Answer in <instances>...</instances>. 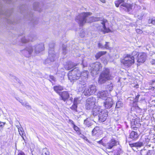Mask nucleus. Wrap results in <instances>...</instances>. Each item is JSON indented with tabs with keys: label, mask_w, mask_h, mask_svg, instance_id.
Segmentation results:
<instances>
[{
	"label": "nucleus",
	"mask_w": 155,
	"mask_h": 155,
	"mask_svg": "<svg viewBox=\"0 0 155 155\" xmlns=\"http://www.w3.org/2000/svg\"><path fill=\"white\" fill-rule=\"evenodd\" d=\"M136 56H135V58H137V61L139 63H143L145 61L147 55L145 53L137 52Z\"/></svg>",
	"instance_id": "f8f14e48"
},
{
	"label": "nucleus",
	"mask_w": 155,
	"mask_h": 155,
	"mask_svg": "<svg viewBox=\"0 0 155 155\" xmlns=\"http://www.w3.org/2000/svg\"><path fill=\"white\" fill-rule=\"evenodd\" d=\"M73 127L74 130L77 132L78 134H81V132L80 131V129L78 127L75 125H74V126H73Z\"/></svg>",
	"instance_id": "2f4dec72"
},
{
	"label": "nucleus",
	"mask_w": 155,
	"mask_h": 155,
	"mask_svg": "<svg viewBox=\"0 0 155 155\" xmlns=\"http://www.w3.org/2000/svg\"><path fill=\"white\" fill-rule=\"evenodd\" d=\"M33 50V47L31 45H29L26 47L25 49L22 50L21 52L25 57H29L31 56Z\"/></svg>",
	"instance_id": "9d476101"
},
{
	"label": "nucleus",
	"mask_w": 155,
	"mask_h": 155,
	"mask_svg": "<svg viewBox=\"0 0 155 155\" xmlns=\"http://www.w3.org/2000/svg\"><path fill=\"white\" fill-rule=\"evenodd\" d=\"M70 100H71V101L72 102V99H70Z\"/></svg>",
	"instance_id": "69168bd1"
},
{
	"label": "nucleus",
	"mask_w": 155,
	"mask_h": 155,
	"mask_svg": "<svg viewBox=\"0 0 155 155\" xmlns=\"http://www.w3.org/2000/svg\"><path fill=\"white\" fill-rule=\"evenodd\" d=\"M18 155H25V154L24 152L21 151L18 153Z\"/></svg>",
	"instance_id": "09e8293b"
},
{
	"label": "nucleus",
	"mask_w": 155,
	"mask_h": 155,
	"mask_svg": "<svg viewBox=\"0 0 155 155\" xmlns=\"http://www.w3.org/2000/svg\"><path fill=\"white\" fill-rule=\"evenodd\" d=\"M7 22L10 24H14V23L13 22V21L12 20H10V19H9L8 20Z\"/></svg>",
	"instance_id": "3c124183"
},
{
	"label": "nucleus",
	"mask_w": 155,
	"mask_h": 155,
	"mask_svg": "<svg viewBox=\"0 0 155 155\" xmlns=\"http://www.w3.org/2000/svg\"><path fill=\"white\" fill-rule=\"evenodd\" d=\"M92 108V114L94 116L99 115L101 111H102L99 107L95 105Z\"/></svg>",
	"instance_id": "6ab92c4d"
},
{
	"label": "nucleus",
	"mask_w": 155,
	"mask_h": 155,
	"mask_svg": "<svg viewBox=\"0 0 155 155\" xmlns=\"http://www.w3.org/2000/svg\"><path fill=\"white\" fill-rule=\"evenodd\" d=\"M92 14L90 12H83L77 16L75 18V21L80 26H83L85 23L97 21H101L104 31L105 33L110 32V30L105 27V24L107 22V20L104 19L99 17H89V16Z\"/></svg>",
	"instance_id": "f257e3e1"
},
{
	"label": "nucleus",
	"mask_w": 155,
	"mask_h": 155,
	"mask_svg": "<svg viewBox=\"0 0 155 155\" xmlns=\"http://www.w3.org/2000/svg\"><path fill=\"white\" fill-rule=\"evenodd\" d=\"M88 73V72L87 71H85L80 73L78 68H75L69 71L68 74V76L69 79L71 82L72 81L78 79L80 77L81 78L80 79L81 80L86 81Z\"/></svg>",
	"instance_id": "f03ea898"
},
{
	"label": "nucleus",
	"mask_w": 155,
	"mask_h": 155,
	"mask_svg": "<svg viewBox=\"0 0 155 155\" xmlns=\"http://www.w3.org/2000/svg\"><path fill=\"white\" fill-rule=\"evenodd\" d=\"M20 103H21V104L22 105H23V106H25L27 104H28V103H27L23 102H22H22L20 101Z\"/></svg>",
	"instance_id": "603ef678"
},
{
	"label": "nucleus",
	"mask_w": 155,
	"mask_h": 155,
	"mask_svg": "<svg viewBox=\"0 0 155 155\" xmlns=\"http://www.w3.org/2000/svg\"><path fill=\"white\" fill-rule=\"evenodd\" d=\"M103 63L105 65L106 64H107V62L106 60H104L103 62Z\"/></svg>",
	"instance_id": "4d7b16f0"
},
{
	"label": "nucleus",
	"mask_w": 155,
	"mask_h": 155,
	"mask_svg": "<svg viewBox=\"0 0 155 155\" xmlns=\"http://www.w3.org/2000/svg\"><path fill=\"white\" fill-rule=\"evenodd\" d=\"M63 87L60 85L54 86V91L59 94V93L60 92L59 91L63 90Z\"/></svg>",
	"instance_id": "a878e982"
},
{
	"label": "nucleus",
	"mask_w": 155,
	"mask_h": 155,
	"mask_svg": "<svg viewBox=\"0 0 155 155\" xmlns=\"http://www.w3.org/2000/svg\"><path fill=\"white\" fill-rule=\"evenodd\" d=\"M81 134V135L80 136V137H81L84 140H86L87 141V142L88 141V140L87 139V138L86 137H85L84 135H83L82 134Z\"/></svg>",
	"instance_id": "79ce46f5"
},
{
	"label": "nucleus",
	"mask_w": 155,
	"mask_h": 155,
	"mask_svg": "<svg viewBox=\"0 0 155 155\" xmlns=\"http://www.w3.org/2000/svg\"><path fill=\"white\" fill-rule=\"evenodd\" d=\"M33 48H34L35 52L36 54H38L44 49V46L43 43H40L36 44Z\"/></svg>",
	"instance_id": "ddd939ff"
},
{
	"label": "nucleus",
	"mask_w": 155,
	"mask_h": 155,
	"mask_svg": "<svg viewBox=\"0 0 155 155\" xmlns=\"http://www.w3.org/2000/svg\"><path fill=\"white\" fill-rule=\"evenodd\" d=\"M131 147H140L143 146V143L142 142H138L130 144Z\"/></svg>",
	"instance_id": "393cba45"
},
{
	"label": "nucleus",
	"mask_w": 155,
	"mask_h": 155,
	"mask_svg": "<svg viewBox=\"0 0 155 155\" xmlns=\"http://www.w3.org/2000/svg\"><path fill=\"white\" fill-rule=\"evenodd\" d=\"M69 123L73 125V126H74V125H75L74 122L73 121L71 120H69Z\"/></svg>",
	"instance_id": "de8ad7c7"
},
{
	"label": "nucleus",
	"mask_w": 155,
	"mask_h": 155,
	"mask_svg": "<svg viewBox=\"0 0 155 155\" xmlns=\"http://www.w3.org/2000/svg\"><path fill=\"white\" fill-rule=\"evenodd\" d=\"M136 31L137 33H138L141 34L142 33V31L139 29H136Z\"/></svg>",
	"instance_id": "c03bdc74"
},
{
	"label": "nucleus",
	"mask_w": 155,
	"mask_h": 155,
	"mask_svg": "<svg viewBox=\"0 0 155 155\" xmlns=\"http://www.w3.org/2000/svg\"><path fill=\"white\" fill-rule=\"evenodd\" d=\"M50 78V81L52 83V81H55V78L52 75H50L49 76Z\"/></svg>",
	"instance_id": "e433bc0d"
},
{
	"label": "nucleus",
	"mask_w": 155,
	"mask_h": 155,
	"mask_svg": "<svg viewBox=\"0 0 155 155\" xmlns=\"http://www.w3.org/2000/svg\"><path fill=\"white\" fill-rule=\"evenodd\" d=\"M101 68V65L99 62H96L91 64L90 65V69L92 75L94 76L97 74Z\"/></svg>",
	"instance_id": "423d86ee"
},
{
	"label": "nucleus",
	"mask_w": 155,
	"mask_h": 155,
	"mask_svg": "<svg viewBox=\"0 0 155 155\" xmlns=\"http://www.w3.org/2000/svg\"><path fill=\"white\" fill-rule=\"evenodd\" d=\"M108 92L106 91H99L97 93V97L103 100L106 99L108 95Z\"/></svg>",
	"instance_id": "f3484780"
},
{
	"label": "nucleus",
	"mask_w": 155,
	"mask_h": 155,
	"mask_svg": "<svg viewBox=\"0 0 155 155\" xmlns=\"http://www.w3.org/2000/svg\"><path fill=\"white\" fill-rule=\"evenodd\" d=\"M113 104L112 99L108 97L106 99L104 103V105L106 109H109L112 107Z\"/></svg>",
	"instance_id": "dca6fc26"
},
{
	"label": "nucleus",
	"mask_w": 155,
	"mask_h": 155,
	"mask_svg": "<svg viewBox=\"0 0 155 155\" xmlns=\"http://www.w3.org/2000/svg\"><path fill=\"white\" fill-rule=\"evenodd\" d=\"M85 81L81 80L79 79L77 82V90L78 91L82 92L85 90L86 85Z\"/></svg>",
	"instance_id": "1a4fd4ad"
},
{
	"label": "nucleus",
	"mask_w": 155,
	"mask_h": 155,
	"mask_svg": "<svg viewBox=\"0 0 155 155\" xmlns=\"http://www.w3.org/2000/svg\"><path fill=\"white\" fill-rule=\"evenodd\" d=\"M155 84V79L152 80L149 82L150 85H154Z\"/></svg>",
	"instance_id": "a19ab883"
},
{
	"label": "nucleus",
	"mask_w": 155,
	"mask_h": 155,
	"mask_svg": "<svg viewBox=\"0 0 155 155\" xmlns=\"http://www.w3.org/2000/svg\"><path fill=\"white\" fill-rule=\"evenodd\" d=\"M122 105V104L121 102L118 101L116 103V107L117 108H119L121 107Z\"/></svg>",
	"instance_id": "f704fd0d"
},
{
	"label": "nucleus",
	"mask_w": 155,
	"mask_h": 155,
	"mask_svg": "<svg viewBox=\"0 0 155 155\" xmlns=\"http://www.w3.org/2000/svg\"><path fill=\"white\" fill-rule=\"evenodd\" d=\"M61 100L65 101L69 97V94L67 91H64L59 93Z\"/></svg>",
	"instance_id": "a211bd4d"
},
{
	"label": "nucleus",
	"mask_w": 155,
	"mask_h": 155,
	"mask_svg": "<svg viewBox=\"0 0 155 155\" xmlns=\"http://www.w3.org/2000/svg\"><path fill=\"white\" fill-rule=\"evenodd\" d=\"M111 79L110 70L105 68L100 74L98 78V82L100 84L105 83L107 80Z\"/></svg>",
	"instance_id": "20e7f679"
},
{
	"label": "nucleus",
	"mask_w": 155,
	"mask_h": 155,
	"mask_svg": "<svg viewBox=\"0 0 155 155\" xmlns=\"http://www.w3.org/2000/svg\"><path fill=\"white\" fill-rule=\"evenodd\" d=\"M4 125V124L3 122H0V128L1 127H2Z\"/></svg>",
	"instance_id": "5fc2aeb1"
},
{
	"label": "nucleus",
	"mask_w": 155,
	"mask_h": 155,
	"mask_svg": "<svg viewBox=\"0 0 155 155\" xmlns=\"http://www.w3.org/2000/svg\"><path fill=\"white\" fill-rule=\"evenodd\" d=\"M25 107L28 109H31V107L29 105H28L27 104L25 106Z\"/></svg>",
	"instance_id": "8fccbe9b"
},
{
	"label": "nucleus",
	"mask_w": 155,
	"mask_h": 155,
	"mask_svg": "<svg viewBox=\"0 0 155 155\" xmlns=\"http://www.w3.org/2000/svg\"><path fill=\"white\" fill-rule=\"evenodd\" d=\"M137 52L134 51L133 52L131 55L127 54L123 59L121 61V63L125 66H130L133 64L134 62L135 56H137Z\"/></svg>",
	"instance_id": "7ed1b4c3"
},
{
	"label": "nucleus",
	"mask_w": 155,
	"mask_h": 155,
	"mask_svg": "<svg viewBox=\"0 0 155 155\" xmlns=\"http://www.w3.org/2000/svg\"><path fill=\"white\" fill-rule=\"evenodd\" d=\"M151 151L150 150H142L141 154L142 155H151Z\"/></svg>",
	"instance_id": "cd10ccee"
},
{
	"label": "nucleus",
	"mask_w": 155,
	"mask_h": 155,
	"mask_svg": "<svg viewBox=\"0 0 155 155\" xmlns=\"http://www.w3.org/2000/svg\"><path fill=\"white\" fill-rule=\"evenodd\" d=\"M134 123V124L135 125V127H136V128H138L139 127H140L141 125L139 123H137V121H135L134 122H132V124H133V123Z\"/></svg>",
	"instance_id": "72a5a7b5"
},
{
	"label": "nucleus",
	"mask_w": 155,
	"mask_h": 155,
	"mask_svg": "<svg viewBox=\"0 0 155 155\" xmlns=\"http://www.w3.org/2000/svg\"><path fill=\"white\" fill-rule=\"evenodd\" d=\"M108 112L106 110L101 111L99 115V119L101 122H104L107 119V117Z\"/></svg>",
	"instance_id": "4468645a"
},
{
	"label": "nucleus",
	"mask_w": 155,
	"mask_h": 155,
	"mask_svg": "<svg viewBox=\"0 0 155 155\" xmlns=\"http://www.w3.org/2000/svg\"><path fill=\"white\" fill-rule=\"evenodd\" d=\"M36 37L35 36H32L30 37L28 39L26 38L25 37L22 38L21 39V41L23 43H26L29 41H33L34 40L36 39Z\"/></svg>",
	"instance_id": "b1692460"
},
{
	"label": "nucleus",
	"mask_w": 155,
	"mask_h": 155,
	"mask_svg": "<svg viewBox=\"0 0 155 155\" xmlns=\"http://www.w3.org/2000/svg\"><path fill=\"white\" fill-rule=\"evenodd\" d=\"M107 52L106 51H101L98 52L95 55V57L97 59L100 58L101 56L105 54Z\"/></svg>",
	"instance_id": "bb28decb"
},
{
	"label": "nucleus",
	"mask_w": 155,
	"mask_h": 155,
	"mask_svg": "<svg viewBox=\"0 0 155 155\" xmlns=\"http://www.w3.org/2000/svg\"><path fill=\"white\" fill-rule=\"evenodd\" d=\"M100 131V129L98 127H95L93 130L92 131V134L93 135H94L97 134Z\"/></svg>",
	"instance_id": "c756f323"
},
{
	"label": "nucleus",
	"mask_w": 155,
	"mask_h": 155,
	"mask_svg": "<svg viewBox=\"0 0 155 155\" xmlns=\"http://www.w3.org/2000/svg\"><path fill=\"white\" fill-rule=\"evenodd\" d=\"M42 153V155H49V152L47 148H45L43 149Z\"/></svg>",
	"instance_id": "7c9ffc66"
},
{
	"label": "nucleus",
	"mask_w": 155,
	"mask_h": 155,
	"mask_svg": "<svg viewBox=\"0 0 155 155\" xmlns=\"http://www.w3.org/2000/svg\"><path fill=\"white\" fill-rule=\"evenodd\" d=\"M152 21H153V19H149L148 20V23L149 24H150V23H151L152 24Z\"/></svg>",
	"instance_id": "864d4df0"
},
{
	"label": "nucleus",
	"mask_w": 155,
	"mask_h": 155,
	"mask_svg": "<svg viewBox=\"0 0 155 155\" xmlns=\"http://www.w3.org/2000/svg\"><path fill=\"white\" fill-rule=\"evenodd\" d=\"M79 102L78 99V98H76L74 99L73 104L71 107V108L75 111H77V104Z\"/></svg>",
	"instance_id": "aec40b11"
},
{
	"label": "nucleus",
	"mask_w": 155,
	"mask_h": 155,
	"mask_svg": "<svg viewBox=\"0 0 155 155\" xmlns=\"http://www.w3.org/2000/svg\"><path fill=\"white\" fill-rule=\"evenodd\" d=\"M115 4L117 7H118L120 5L121 8L122 7H124L123 9L128 12L130 11L132 8V6L131 5L126 3L123 0L116 1L115 2Z\"/></svg>",
	"instance_id": "0eeeda50"
},
{
	"label": "nucleus",
	"mask_w": 155,
	"mask_h": 155,
	"mask_svg": "<svg viewBox=\"0 0 155 155\" xmlns=\"http://www.w3.org/2000/svg\"><path fill=\"white\" fill-rule=\"evenodd\" d=\"M97 91L96 86L95 85H91L85 89L83 92L85 96H90L93 94L95 92Z\"/></svg>",
	"instance_id": "6e6552de"
},
{
	"label": "nucleus",
	"mask_w": 155,
	"mask_h": 155,
	"mask_svg": "<svg viewBox=\"0 0 155 155\" xmlns=\"http://www.w3.org/2000/svg\"><path fill=\"white\" fill-rule=\"evenodd\" d=\"M54 44L53 43H51L49 45V48L48 51V58L44 62V63L46 64H48L51 62L54 61L55 60L58 58L55 54H54Z\"/></svg>",
	"instance_id": "39448f33"
},
{
	"label": "nucleus",
	"mask_w": 155,
	"mask_h": 155,
	"mask_svg": "<svg viewBox=\"0 0 155 155\" xmlns=\"http://www.w3.org/2000/svg\"><path fill=\"white\" fill-rule=\"evenodd\" d=\"M65 49H66L65 47H63V50L64 51L63 52H64L65 51Z\"/></svg>",
	"instance_id": "052dcab7"
},
{
	"label": "nucleus",
	"mask_w": 155,
	"mask_h": 155,
	"mask_svg": "<svg viewBox=\"0 0 155 155\" xmlns=\"http://www.w3.org/2000/svg\"><path fill=\"white\" fill-rule=\"evenodd\" d=\"M82 63L84 67H86L87 65V62H85L84 60H82Z\"/></svg>",
	"instance_id": "ea45409f"
},
{
	"label": "nucleus",
	"mask_w": 155,
	"mask_h": 155,
	"mask_svg": "<svg viewBox=\"0 0 155 155\" xmlns=\"http://www.w3.org/2000/svg\"><path fill=\"white\" fill-rule=\"evenodd\" d=\"M152 64H155V60L153 61L152 62Z\"/></svg>",
	"instance_id": "680f3d73"
},
{
	"label": "nucleus",
	"mask_w": 155,
	"mask_h": 155,
	"mask_svg": "<svg viewBox=\"0 0 155 155\" xmlns=\"http://www.w3.org/2000/svg\"><path fill=\"white\" fill-rule=\"evenodd\" d=\"M96 99L94 97H90L86 100V108L87 109L90 110L95 106Z\"/></svg>",
	"instance_id": "9b49d317"
},
{
	"label": "nucleus",
	"mask_w": 155,
	"mask_h": 155,
	"mask_svg": "<svg viewBox=\"0 0 155 155\" xmlns=\"http://www.w3.org/2000/svg\"><path fill=\"white\" fill-rule=\"evenodd\" d=\"M98 47L99 48H104V46L102 45L101 43H99L98 44Z\"/></svg>",
	"instance_id": "49530a36"
},
{
	"label": "nucleus",
	"mask_w": 155,
	"mask_h": 155,
	"mask_svg": "<svg viewBox=\"0 0 155 155\" xmlns=\"http://www.w3.org/2000/svg\"><path fill=\"white\" fill-rule=\"evenodd\" d=\"M106 44L104 46V48H105L106 49H108L109 48V46L107 44L108 43V42H106Z\"/></svg>",
	"instance_id": "37998d69"
},
{
	"label": "nucleus",
	"mask_w": 155,
	"mask_h": 155,
	"mask_svg": "<svg viewBox=\"0 0 155 155\" xmlns=\"http://www.w3.org/2000/svg\"><path fill=\"white\" fill-rule=\"evenodd\" d=\"M18 131L19 132V134L21 136L23 135V129L21 128H18Z\"/></svg>",
	"instance_id": "c9c22d12"
},
{
	"label": "nucleus",
	"mask_w": 155,
	"mask_h": 155,
	"mask_svg": "<svg viewBox=\"0 0 155 155\" xmlns=\"http://www.w3.org/2000/svg\"><path fill=\"white\" fill-rule=\"evenodd\" d=\"M100 1L103 3H104L105 2V0H100Z\"/></svg>",
	"instance_id": "13d9d810"
},
{
	"label": "nucleus",
	"mask_w": 155,
	"mask_h": 155,
	"mask_svg": "<svg viewBox=\"0 0 155 155\" xmlns=\"http://www.w3.org/2000/svg\"><path fill=\"white\" fill-rule=\"evenodd\" d=\"M33 7L35 10L38 11L39 12L40 11L38 2H35L33 4Z\"/></svg>",
	"instance_id": "c85d7f7f"
},
{
	"label": "nucleus",
	"mask_w": 155,
	"mask_h": 155,
	"mask_svg": "<svg viewBox=\"0 0 155 155\" xmlns=\"http://www.w3.org/2000/svg\"><path fill=\"white\" fill-rule=\"evenodd\" d=\"M6 1V2L8 4H10L11 2H10V1H9L8 0H5Z\"/></svg>",
	"instance_id": "bf43d9fd"
},
{
	"label": "nucleus",
	"mask_w": 155,
	"mask_h": 155,
	"mask_svg": "<svg viewBox=\"0 0 155 155\" xmlns=\"http://www.w3.org/2000/svg\"><path fill=\"white\" fill-rule=\"evenodd\" d=\"M154 87H152L151 88V89L152 90H154Z\"/></svg>",
	"instance_id": "0e129e2a"
},
{
	"label": "nucleus",
	"mask_w": 155,
	"mask_h": 155,
	"mask_svg": "<svg viewBox=\"0 0 155 155\" xmlns=\"http://www.w3.org/2000/svg\"><path fill=\"white\" fill-rule=\"evenodd\" d=\"M85 33L84 31L83 30L80 34V36L82 37H84L85 36Z\"/></svg>",
	"instance_id": "58836bf2"
},
{
	"label": "nucleus",
	"mask_w": 155,
	"mask_h": 155,
	"mask_svg": "<svg viewBox=\"0 0 155 155\" xmlns=\"http://www.w3.org/2000/svg\"><path fill=\"white\" fill-rule=\"evenodd\" d=\"M139 96L140 95H138L136 96L134 99V101L135 102H137L138 101Z\"/></svg>",
	"instance_id": "a18cd8bd"
},
{
	"label": "nucleus",
	"mask_w": 155,
	"mask_h": 155,
	"mask_svg": "<svg viewBox=\"0 0 155 155\" xmlns=\"http://www.w3.org/2000/svg\"><path fill=\"white\" fill-rule=\"evenodd\" d=\"M117 142L114 139H112L105 145V147L108 149H111L114 146L117 145Z\"/></svg>",
	"instance_id": "2eb2a0df"
},
{
	"label": "nucleus",
	"mask_w": 155,
	"mask_h": 155,
	"mask_svg": "<svg viewBox=\"0 0 155 155\" xmlns=\"http://www.w3.org/2000/svg\"><path fill=\"white\" fill-rule=\"evenodd\" d=\"M16 99L18 101L20 102V101H21L22 102V101L20 99H19V100H18V99L17 98H16Z\"/></svg>",
	"instance_id": "e2e57ef3"
},
{
	"label": "nucleus",
	"mask_w": 155,
	"mask_h": 155,
	"mask_svg": "<svg viewBox=\"0 0 155 155\" xmlns=\"http://www.w3.org/2000/svg\"><path fill=\"white\" fill-rule=\"evenodd\" d=\"M94 122L93 120H92L89 117L87 118L86 119L84 120V124L88 127H89L92 126Z\"/></svg>",
	"instance_id": "4be33fe9"
},
{
	"label": "nucleus",
	"mask_w": 155,
	"mask_h": 155,
	"mask_svg": "<svg viewBox=\"0 0 155 155\" xmlns=\"http://www.w3.org/2000/svg\"><path fill=\"white\" fill-rule=\"evenodd\" d=\"M98 143L99 144H102V145L105 147V145H106V144L103 142V140H101L99 141H98Z\"/></svg>",
	"instance_id": "4c0bfd02"
},
{
	"label": "nucleus",
	"mask_w": 155,
	"mask_h": 155,
	"mask_svg": "<svg viewBox=\"0 0 155 155\" xmlns=\"http://www.w3.org/2000/svg\"><path fill=\"white\" fill-rule=\"evenodd\" d=\"M139 137L138 133L134 131H132L130 134V138L133 140H135L137 139Z\"/></svg>",
	"instance_id": "412c9836"
},
{
	"label": "nucleus",
	"mask_w": 155,
	"mask_h": 155,
	"mask_svg": "<svg viewBox=\"0 0 155 155\" xmlns=\"http://www.w3.org/2000/svg\"><path fill=\"white\" fill-rule=\"evenodd\" d=\"M152 24H153V25H155V19H153Z\"/></svg>",
	"instance_id": "6e6d98bb"
},
{
	"label": "nucleus",
	"mask_w": 155,
	"mask_h": 155,
	"mask_svg": "<svg viewBox=\"0 0 155 155\" xmlns=\"http://www.w3.org/2000/svg\"><path fill=\"white\" fill-rule=\"evenodd\" d=\"M113 85L112 83H109L107 86V89L110 91H111L113 89Z\"/></svg>",
	"instance_id": "473e14b6"
},
{
	"label": "nucleus",
	"mask_w": 155,
	"mask_h": 155,
	"mask_svg": "<svg viewBox=\"0 0 155 155\" xmlns=\"http://www.w3.org/2000/svg\"><path fill=\"white\" fill-rule=\"evenodd\" d=\"M76 65H75L74 63L70 61L67 63V64L64 65V67L67 70H69Z\"/></svg>",
	"instance_id": "5701e85b"
}]
</instances>
